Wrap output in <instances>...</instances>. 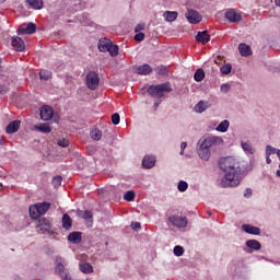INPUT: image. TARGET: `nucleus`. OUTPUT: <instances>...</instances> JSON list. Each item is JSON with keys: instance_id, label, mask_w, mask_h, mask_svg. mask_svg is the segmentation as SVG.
<instances>
[{"instance_id": "obj_1", "label": "nucleus", "mask_w": 280, "mask_h": 280, "mask_svg": "<svg viewBox=\"0 0 280 280\" xmlns=\"http://www.w3.org/2000/svg\"><path fill=\"white\" fill-rule=\"evenodd\" d=\"M219 167L224 172L221 178V187H237L242 180V167L240 161L233 156L221 158L219 160Z\"/></svg>"}, {"instance_id": "obj_2", "label": "nucleus", "mask_w": 280, "mask_h": 280, "mask_svg": "<svg viewBox=\"0 0 280 280\" xmlns=\"http://www.w3.org/2000/svg\"><path fill=\"white\" fill-rule=\"evenodd\" d=\"M224 140L220 136H203L197 142V153L201 161H209L211 159V148L222 145Z\"/></svg>"}, {"instance_id": "obj_3", "label": "nucleus", "mask_w": 280, "mask_h": 280, "mask_svg": "<svg viewBox=\"0 0 280 280\" xmlns=\"http://www.w3.org/2000/svg\"><path fill=\"white\" fill-rule=\"evenodd\" d=\"M147 93L151 95V97H156L158 100H161L165 97V94L163 93H172V85L170 82L161 83L158 85H150L147 90Z\"/></svg>"}, {"instance_id": "obj_4", "label": "nucleus", "mask_w": 280, "mask_h": 280, "mask_svg": "<svg viewBox=\"0 0 280 280\" xmlns=\"http://www.w3.org/2000/svg\"><path fill=\"white\" fill-rule=\"evenodd\" d=\"M51 209V203L44 201L38 202L30 207V215L33 220H36V218H40V215H45Z\"/></svg>"}, {"instance_id": "obj_5", "label": "nucleus", "mask_w": 280, "mask_h": 280, "mask_svg": "<svg viewBox=\"0 0 280 280\" xmlns=\"http://www.w3.org/2000/svg\"><path fill=\"white\" fill-rule=\"evenodd\" d=\"M38 233L43 235H49L50 237L56 235V232L51 231V220L48 218H42L37 222Z\"/></svg>"}, {"instance_id": "obj_6", "label": "nucleus", "mask_w": 280, "mask_h": 280, "mask_svg": "<svg viewBox=\"0 0 280 280\" xmlns=\"http://www.w3.org/2000/svg\"><path fill=\"white\" fill-rule=\"evenodd\" d=\"M86 86L90 91H95L100 86V74L95 71H91L86 74Z\"/></svg>"}, {"instance_id": "obj_7", "label": "nucleus", "mask_w": 280, "mask_h": 280, "mask_svg": "<svg viewBox=\"0 0 280 280\" xmlns=\"http://www.w3.org/2000/svg\"><path fill=\"white\" fill-rule=\"evenodd\" d=\"M185 16L188 23H191V25H198V23L202 21V15H200V13L194 9H188Z\"/></svg>"}, {"instance_id": "obj_8", "label": "nucleus", "mask_w": 280, "mask_h": 280, "mask_svg": "<svg viewBox=\"0 0 280 280\" xmlns=\"http://www.w3.org/2000/svg\"><path fill=\"white\" fill-rule=\"evenodd\" d=\"M168 221L173 226H176V229H187V217L172 215L168 218Z\"/></svg>"}, {"instance_id": "obj_9", "label": "nucleus", "mask_w": 280, "mask_h": 280, "mask_svg": "<svg viewBox=\"0 0 280 280\" xmlns=\"http://www.w3.org/2000/svg\"><path fill=\"white\" fill-rule=\"evenodd\" d=\"M34 33H36V24H34V22H30L28 24H26V26H20L18 28L19 36H23L25 34H34Z\"/></svg>"}, {"instance_id": "obj_10", "label": "nucleus", "mask_w": 280, "mask_h": 280, "mask_svg": "<svg viewBox=\"0 0 280 280\" xmlns=\"http://www.w3.org/2000/svg\"><path fill=\"white\" fill-rule=\"evenodd\" d=\"M225 19H228L230 23H240V21H242V14L237 13L234 9H229L225 12Z\"/></svg>"}, {"instance_id": "obj_11", "label": "nucleus", "mask_w": 280, "mask_h": 280, "mask_svg": "<svg viewBox=\"0 0 280 280\" xmlns=\"http://www.w3.org/2000/svg\"><path fill=\"white\" fill-rule=\"evenodd\" d=\"M52 117L54 109L48 105H44L40 109V119H43V121H49V119H52Z\"/></svg>"}, {"instance_id": "obj_12", "label": "nucleus", "mask_w": 280, "mask_h": 280, "mask_svg": "<svg viewBox=\"0 0 280 280\" xmlns=\"http://www.w3.org/2000/svg\"><path fill=\"white\" fill-rule=\"evenodd\" d=\"M11 45L15 51H24L25 50V42L21 39L19 36H13L11 40Z\"/></svg>"}, {"instance_id": "obj_13", "label": "nucleus", "mask_w": 280, "mask_h": 280, "mask_svg": "<svg viewBox=\"0 0 280 280\" xmlns=\"http://www.w3.org/2000/svg\"><path fill=\"white\" fill-rule=\"evenodd\" d=\"M242 231L248 235H261V229L252 224H243Z\"/></svg>"}, {"instance_id": "obj_14", "label": "nucleus", "mask_w": 280, "mask_h": 280, "mask_svg": "<svg viewBox=\"0 0 280 280\" xmlns=\"http://www.w3.org/2000/svg\"><path fill=\"white\" fill-rule=\"evenodd\" d=\"M156 165V158L154 155H145L142 160V167L144 170H152Z\"/></svg>"}, {"instance_id": "obj_15", "label": "nucleus", "mask_w": 280, "mask_h": 280, "mask_svg": "<svg viewBox=\"0 0 280 280\" xmlns=\"http://www.w3.org/2000/svg\"><path fill=\"white\" fill-rule=\"evenodd\" d=\"M241 148L247 156H250V155L255 154V152H256L255 147H253V143H250V141L242 140Z\"/></svg>"}, {"instance_id": "obj_16", "label": "nucleus", "mask_w": 280, "mask_h": 280, "mask_svg": "<svg viewBox=\"0 0 280 280\" xmlns=\"http://www.w3.org/2000/svg\"><path fill=\"white\" fill-rule=\"evenodd\" d=\"M197 43H201V45H207L209 40H211V35H209L208 31L198 32L196 35Z\"/></svg>"}, {"instance_id": "obj_17", "label": "nucleus", "mask_w": 280, "mask_h": 280, "mask_svg": "<svg viewBox=\"0 0 280 280\" xmlns=\"http://www.w3.org/2000/svg\"><path fill=\"white\" fill-rule=\"evenodd\" d=\"M21 128V120H13L11 121L7 128L5 132L8 135H14V132H19V129Z\"/></svg>"}, {"instance_id": "obj_18", "label": "nucleus", "mask_w": 280, "mask_h": 280, "mask_svg": "<svg viewBox=\"0 0 280 280\" xmlns=\"http://www.w3.org/2000/svg\"><path fill=\"white\" fill-rule=\"evenodd\" d=\"M112 43L113 42L110 39H108V38H101L98 40V50L103 51L104 54H106L108 51Z\"/></svg>"}, {"instance_id": "obj_19", "label": "nucleus", "mask_w": 280, "mask_h": 280, "mask_svg": "<svg viewBox=\"0 0 280 280\" xmlns=\"http://www.w3.org/2000/svg\"><path fill=\"white\" fill-rule=\"evenodd\" d=\"M62 228L66 231H71V228L73 226V219H71V217L68 213H65L62 217Z\"/></svg>"}, {"instance_id": "obj_20", "label": "nucleus", "mask_w": 280, "mask_h": 280, "mask_svg": "<svg viewBox=\"0 0 280 280\" xmlns=\"http://www.w3.org/2000/svg\"><path fill=\"white\" fill-rule=\"evenodd\" d=\"M68 242L71 244H80L82 242V232H71L68 235Z\"/></svg>"}, {"instance_id": "obj_21", "label": "nucleus", "mask_w": 280, "mask_h": 280, "mask_svg": "<svg viewBox=\"0 0 280 280\" xmlns=\"http://www.w3.org/2000/svg\"><path fill=\"white\" fill-rule=\"evenodd\" d=\"M27 7L32 10H43L44 2L43 0H25Z\"/></svg>"}, {"instance_id": "obj_22", "label": "nucleus", "mask_w": 280, "mask_h": 280, "mask_svg": "<svg viewBox=\"0 0 280 280\" xmlns=\"http://www.w3.org/2000/svg\"><path fill=\"white\" fill-rule=\"evenodd\" d=\"M136 73H138V75H150V73H152V67L148 63L139 66Z\"/></svg>"}, {"instance_id": "obj_23", "label": "nucleus", "mask_w": 280, "mask_h": 280, "mask_svg": "<svg viewBox=\"0 0 280 280\" xmlns=\"http://www.w3.org/2000/svg\"><path fill=\"white\" fill-rule=\"evenodd\" d=\"M211 105L209 104V102L207 101H199L196 105H195V113H205V110H207V108H210Z\"/></svg>"}, {"instance_id": "obj_24", "label": "nucleus", "mask_w": 280, "mask_h": 280, "mask_svg": "<svg viewBox=\"0 0 280 280\" xmlns=\"http://www.w3.org/2000/svg\"><path fill=\"white\" fill-rule=\"evenodd\" d=\"M34 129L37 130V132H44V135L51 132V127H49L47 122L35 125Z\"/></svg>"}, {"instance_id": "obj_25", "label": "nucleus", "mask_w": 280, "mask_h": 280, "mask_svg": "<svg viewBox=\"0 0 280 280\" xmlns=\"http://www.w3.org/2000/svg\"><path fill=\"white\" fill-rule=\"evenodd\" d=\"M245 244L247 248H250L252 250H261V243L257 240H248Z\"/></svg>"}, {"instance_id": "obj_26", "label": "nucleus", "mask_w": 280, "mask_h": 280, "mask_svg": "<svg viewBox=\"0 0 280 280\" xmlns=\"http://www.w3.org/2000/svg\"><path fill=\"white\" fill-rule=\"evenodd\" d=\"M163 16H164L165 21H167L168 23H172V22L176 21V19H178V12L165 11Z\"/></svg>"}, {"instance_id": "obj_27", "label": "nucleus", "mask_w": 280, "mask_h": 280, "mask_svg": "<svg viewBox=\"0 0 280 280\" xmlns=\"http://www.w3.org/2000/svg\"><path fill=\"white\" fill-rule=\"evenodd\" d=\"M230 126H231V122L228 119H225L217 126L215 130L217 132H228Z\"/></svg>"}, {"instance_id": "obj_28", "label": "nucleus", "mask_w": 280, "mask_h": 280, "mask_svg": "<svg viewBox=\"0 0 280 280\" xmlns=\"http://www.w3.org/2000/svg\"><path fill=\"white\" fill-rule=\"evenodd\" d=\"M238 51H240L241 56H244L245 58L250 56V54H252L250 46H248L246 44H240Z\"/></svg>"}, {"instance_id": "obj_29", "label": "nucleus", "mask_w": 280, "mask_h": 280, "mask_svg": "<svg viewBox=\"0 0 280 280\" xmlns=\"http://www.w3.org/2000/svg\"><path fill=\"white\" fill-rule=\"evenodd\" d=\"M80 270L84 275H91V272H93V266H91L89 262H82L80 264Z\"/></svg>"}, {"instance_id": "obj_30", "label": "nucleus", "mask_w": 280, "mask_h": 280, "mask_svg": "<svg viewBox=\"0 0 280 280\" xmlns=\"http://www.w3.org/2000/svg\"><path fill=\"white\" fill-rule=\"evenodd\" d=\"M109 56L115 58L116 56H119V46L114 45L113 42L109 44V49L107 50Z\"/></svg>"}, {"instance_id": "obj_31", "label": "nucleus", "mask_w": 280, "mask_h": 280, "mask_svg": "<svg viewBox=\"0 0 280 280\" xmlns=\"http://www.w3.org/2000/svg\"><path fill=\"white\" fill-rule=\"evenodd\" d=\"M195 82H202L205 80V70L197 69V71L194 74Z\"/></svg>"}, {"instance_id": "obj_32", "label": "nucleus", "mask_w": 280, "mask_h": 280, "mask_svg": "<svg viewBox=\"0 0 280 280\" xmlns=\"http://www.w3.org/2000/svg\"><path fill=\"white\" fill-rule=\"evenodd\" d=\"M177 189L180 191V194H185V191L189 189V184L185 180H179L177 184Z\"/></svg>"}, {"instance_id": "obj_33", "label": "nucleus", "mask_w": 280, "mask_h": 280, "mask_svg": "<svg viewBox=\"0 0 280 280\" xmlns=\"http://www.w3.org/2000/svg\"><path fill=\"white\" fill-rule=\"evenodd\" d=\"M90 137L91 139H93V141H100V139H102V130L100 129H94L90 132Z\"/></svg>"}, {"instance_id": "obj_34", "label": "nucleus", "mask_w": 280, "mask_h": 280, "mask_svg": "<svg viewBox=\"0 0 280 280\" xmlns=\"http://www.w3.org/2000/svg\"><path fill=\"white\" fill-rule=\"evenodd\" d=\"M232 69H233V66H231V63H225L220 68V72L222 73V75H229Z\"/></svg>"}, {"instance_id": "obj_35", "label": "nucleus", "mask_w": 280, "mask_h": 280, "mask_svg": "<svg viewBox=\"0 0 280 280\" xmlns=\"http://www.w3.org/2000/svg\"><path fill=\"white\" fill-rule=\"evenodd\" d=\"M39 78H40V80H45V81L50 80L51 79V72L47 71V70H42L39 72Z\"/></svg>"}, {"instance_id": "obj_36", "label": "nucleus", "mask_w": 280, "mask_h": 280, "mask_svg": "<svg viewBox=\"0 0 280 280\" xmlns=\"http://www.w3.org/2000/svg\"><path fill=\"white\" fill-rule=\"evenodd\" d=\"M124 200H126L127 202H132V200H135V191H126L124 195Z\"/></svg>"}, {"instance_id": "obj_37", "label": "nucleus", "mask_w": 280, "mask_h": 280, "mask_svg": "<svg viewBox=\"0 0 280 280\" xmlns=\"http://www.w3.org/2000/svg\"><path fill=\"white\" fill-rule=\"evenodd\" d=\"M173 253L175 257H183V253H185V249H183V246L177 245L174 247Z\"/></svg>"}, {"instance_id": "obj_38", "label": "nucleus", "mask_w": 280, "mask_h": 280, "mask_svg": "<svg viewBox=\"0 0 280 280\" xmlns=\"http://www.w3.org/2000/svg\"><path fill=\"white\" fill-rule=\"evenodd\" d=\"M277 150H278L277 148L268 144L266 147V156H272V154H277Z\"/></svg>"}, {"instance_id": "obj_39", "label": "nucleus", "mask_w": 280, "mask_h": 280, "mask_svg": "<svg viewBox=\"0 0 280 280\" xmlns=\"http://www.w3.org/2000/svg\"><path fill=\"white\" fill-rule=\"evenodd\" d=\"M54 187H60L62 185V176L57 175L52 178Z\"/></svg>"}, {"instance_id": "obj_40", "label": "nucleus", "mask_w": 280, "mask_h": 280, "mask_svg": "<svg viewBox=\"0 0 280 280\" xmlns=\"http://www.w3.org/2000/svg\"><path fill=\"white\" fill-rule=\"evenodd\" d=\"M119 121H121L119 114L118 113L113 114L112 124H114V126H119Z\"/></svg>"}, {"instance_id": "obj_41", "label": "nucleus", "mask_w": 280, "mask_h": 280, "mask_svg": "<svg viewBox=\"0 0 280 280\" xmlns=\"http://www.w3.org/2000/svg\"><path fill=\"white\" fill-rule=\"evenodd\" d=\"M10 86L8 84H0V95H5L9 93Z\"/></svg>"}, {"instance_id": "obj_42", "label": "nucleus", "mask_w": 280, "mask_h": 280, "mask_svg": "<svg viewBox=\"0 0 280 280\" xmlns=\"http://www.w3.org/2000/svg\"><path fill=\"white\" fill-rule=\"evenodd\" d=\"M220 91L221 93H229V91H231V85L229 83H223L220 86Z\"/></svg>"}, {"instance_id": "obj_43", "label": "nucleus", "mask_w": 280, "mask_h": 280, "mask_svg": "<svg viewBox=\"0 0 280 280\" xmlns=\"http://www.w3.org/2000/svg\"><path fill=\"white\" fill-rule=\"evenodd\" d=\"M57 144L60 147V148H68L69 147V140L67 139H60L57 141Z\"/></svg>"}, {"instance_id": "obj_44", "label": "nucleus", "mask_w": 280, "mask_h": 280, "mask_svg": "<svg viewBox=\"0 0 280 280\" xmlns=\"http://www.w3.org/2000/svg\"><path fill=\"white\" fill-rule=\"evenodd\" d=\"M135 40H137V43H142V40L145 38V34L144 33H138L135 35Z\"/></svg>"}, {"instance_id": "obj_45", "label": "nucleus", "mask_w": 280, "mask_h": 280, "mask_svg": "<svg viewBox=\"0 0 280 280\" xmlns=\"http://www.w3.org/2000/svg\"><path fill=\"white\" fill-rule=\"evenodd\" d=\"M83 220H91L93 218V212L85 210L82 214Z\"/></svg>"}, {"instance_id": "obj_46", "label": "nucleus", "mask_w": 280, "mask_h": 280, "mask_svg": "<svg viewBox=\"0 0 280 280\" xmlns=\"http://www.w3.org/2000/svg\"><path fill=\"white\" fill-rule=\"evenodd\" d=\"M142 30H145V24H137L135 27L136 34H139L140 32H142Z\"/></svg>"}, {"instance_id": "obj_47", "label": "nucleus", "mask_w": 280, "mask_h": 280, "mask_svg": "<svg viewBox=\"0 0 280 280\" xmlns=\"http://www.w3.org/2000/svg\"><path fill=\"white\" fill-rule=\"evenodd\" d=\"M187 148V142H182L180 143V156H183L185 154V149Z\"/></svg>"}, {"instance_id": "obj_48", "label": "nucleus", "mask_w": 280, "mask_h": 280, "mask_svg": "<svg viewBox=\"0 0 280 280\" xmlns=\"http://www.w3.org/2000/svg\"><path fill=\"white\" fill-rule=\"evenodd\" d=\"M253 196V190L250 188H246L244 192V198H250Z\"/></svg>"}, {"instance_id": "obj_49", "label": "nucleus", "mask_w": 280, "mask_h": 280, "mask_svg": "<svg viewBox=\"0 0 280 280\" xmlns=\"http://www.w3.org/2000/svg\"><path fill=\"white\" fill-rule=\"evenodd\" d=\"M131 229H133V231H137V229H141V223H139V222H131Z\"/></svg>"}, {"instance_id": "obj_50", "label": "nucleus", "mask_w": 280, "mask_h": 280, "mask_svg": "<svg viewBox=\"0 0 280 280\" xmlns=\"http://www.w3.org/2000/svg\"><path fill=\"white\" fill-rule=\"evenodd\" d=\"M266 163H267V165H270V163H272L270 155H266Z\"/></svg>"}, {"instance_id": "obj_51", "label": "nucleus", "mask_w": 280, "mask_h": 280, "mask_svg": "<svg viewBox=\"0 0 280 280\" xmlns=\"http://www.w3.org/2000/svg\"><path fill=\"white\" fill-rule=\"evenodd\" d=\"M160 73H161V75H165V74L167 73V69L162 68V69L160 70Z\"/></svg>"}, {"instance_id": "obj_52", "label": "nucleus", "mask_w": 280, "mask_h": 280, "mask_svg": "<svg viewBox=\"0 0 280 280\" xmlns=\"http://www.w3.org/2000/svg\"><path fill=\"white\" fill-rule=\"evenodd\" d=\"M159 104H161V102H156V103H154V105H153L154 110H158V108H159Z\"/></svg>"}, {"instance_id": "obj_53", "label": "nucleus", "mask_w": 280, "mask_h": 280, "mask_svg": "<svg viewBox=\"0 0 280 280\" xmlns=\"http://www.w3.org/2000/svg\"><path fill=\"white\" fill-rule=\"evenodd\" d=\"M276 154H277V156H278V159L280 161V149H277Z\"/></svg>"}, {"instance_id": "obj_54", "label": "nucleus", "mask_w": 280, "mask_h": 280, "mask_svg": "<svg viewBox=\"0 0 280 280\" xmlns=\"http://www.w3.org/2000/svg\"><path fill=\"white\" fill-rule=\"evenodd\" d=\"M275 3L278 8H280V0H275Z\"/></svg>"}, {"instance_id": "obj_55", "label": "nucleus", "mask_w": 280, "mask_h": 280, "mask_svg": "<svg viewBox=\"0 0 280 280\" xmlns=\"http://www.w3.org/2000/svg\"><path fill=\"white\" fill-rule=\"evenodd\" d=\"M5 1H8V0H0V3H5Z\"/></svg>"}]
</instances>
